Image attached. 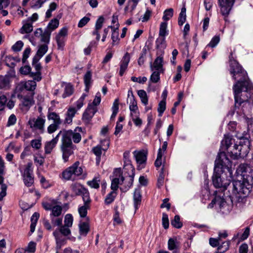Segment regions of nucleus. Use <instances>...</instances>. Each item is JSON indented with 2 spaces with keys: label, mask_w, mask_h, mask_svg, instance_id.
I'll return each mask as SVG.
<instances>
[{
  "label": "nucleus",
  "mask_w": 253,
  "mask_h": 253,
  "mask_svg": "<svg viewBox=\"0 0 253 253\" xmlns=\"http://www.w3.org/2000/svg\"><path fill=\"white\" fill-rule=\"evenodd\" d=\"M239 142L238 144V158H244L247 156L250 150V141L247 136H241L239 137Z\"/></svg>",
  "instance_id": "obj_7"
},
{
  "label": "nucleus",
  "mask_w": 253,
  "mask_h": 253,
  "mask_svg": "<svg viewBox=\"0 0 253 253\" xmlns=\"http://www.w3.org/2000/svg\"><path fill=\"white\" fill-rule=\"evenodd\" d=\"M186 8L183 7L181 8V12L178 17V25L182 26L185 22L186 19Z\"/></svg>",
  "instance_id": "obj_39"
},
{
  "label": "nucleus",
  "mask_w": 253,
  "mask_h": 253,
  "mask_svg": "<svg viewBox=\"0 0 253 253\" xmlns=\"http://www.w3.org/2000/svg\"><path fill=\"white\" fill-rule=\"evenodd\" d=\"M34 92H29L26 94H17V97L20 101V106L22 110L28 111L34 104Z\"/></svg>",
  "instance_id": "obj_5"
},
{
  "label": "nucleus",
  "mask_w": 253,
  "mask_h": 253,
  "mask_svg": "<svg viewBox=\"0 0 253 253\" xmlns=\"http://www.w3.org/2000/svg\"><path fill=\"white\" fill-rule=\"evenodd\" d=\"M45 120L41 117L30 119L28 121V124L30 127L34 130H38L40 133H43L44 131V124Z\"/></svg>",
  "instance_id": "obj_8"
},
{
  "label": "nucleus",
  "mask_w": 253,
  "mask_h": 253,
  "mask_svg": "<svg viewBox=\"0 0 253 253\" xmlns=\"http://www.w3.org/2000/svg\"><path fill=\"white\" fill-rule=\"evenodd\" d=\"M55 204H57V202L54 200L42 203V206L46 211H51Z\"/></svg>",
  "instance_id": "obj_38"
},
{
  "label": "nucleus",
  "mask_w": 253,
  "mask_h": 253,
  "mask_svg": "<svg viewBox=\"0 0 253 253\" xmlns=\"http://www.w3.org/2000/svg\"><path fill=\"white\" fill-rule=\"evenodd\" d=\"M79 165V162H76L71 167L67 168L62 173L63 177L66 180H69L73 174L77 176L81 175L83 171Z\"/></svg>",
  "instance_id": "obj_6"
},
{
  "label": "nucleus",
  "mask_w": 253,
  "mask_h": 253,
  "mask_svg": "<svg viewBox=\"0 0 253 253\" xmlns=\"http://www.w3.org/2000/svg\"><path fill=\"white\" fill-rule=\"evenodd\" d=\"M73 217L71 214H67L64 218V225L68 227H72L73 225Z\"/></svg>",
  "instance_id": "obj_58"
},
{
  "label": "nucleus",
  "mask_w": 253,
  "mask_h": 253,
  "mask_svg": "<svg viewBox=\"0 0 253 253\" xmlns=\"http://www.w3.org/2000/svg\"><path fill=\"white\" fill-rule=\"evenodd\" d=\"M71 187L72 191L76 195H81L86 189L83 185L78 183L72 184Z\"/></svg>",
  "instance_id": "obj_23"
},
{
  "label": "nucleus",
  "mask_w": 253,
  "mask_h": 253,
  "mask_svg": "<svg viewBox=\"0 0 253 253\" xmlns=\"http://www.w3.org/2000/svg\"><path fill=\"white\" fill-rule=\"evenodd\" d=\"M52 224L54 226H61L62 223V217L60 216L50 217Z\"/></svg>",
  "instance_id": "obj_53"
},
{
  "label": "nucleus",
  "mask_w": 253,
  "mask_h": 253,
  "mask_svg": "<svg viewBox=\"0 0 253 253\" xmlns=\"http://www.w3.org/2000/svg\"><path fill=\"white\" fill-rule=\"evenodd\" d=\"M235 0H218V4L220 7L222 14L227 16L234 3Z\"/></svg>",
  "instance_id": "obj_10"
},
{
  "label": "nucleus",
  "mask_w": 253,
  "mask_h": 253,
  "mask_svg": "<svg viewBox=\"0 0 253 253\" xmlns=\"http://www.w3.org/2000/svg\"><path fill=\"white\" fill-rule=\"evenodd\" d=\"M55 39L58 48L59 49L63 48L65 45V38L56 35Z\"/></svg>",
  "instance_id": "obj_59"
},
{
  "label": "nucleus",
  "mask_w": 253,
  "mask_h": 253,
  "mask_svg": "<svg viewBox=\"0 0 253 253\" xmlns=\"http://www.w3.org/2000/svg\"><path fill=\"white\" fill-rule=\"evenodd\" d=\"M74 146H64L61 145L60 148L62 152V158L65 162L68 161L69 157L73 153Z\"/></svg>",
  "instance_id": "obj_17"
},
{
  "label": "nucleus",
  "mask_w": 253,
  "mask_h": 253,
  "mask_svg": "<svg viewBox=\"0 0 253 253\" xmlns=\"http://www.w3.org/2000/svg\"><path fill=\"white\" fill-rule=\"evenodd\" d=\"M130 115L132 118V120L135 126H139L142 125V120L138 117L139 114L131 113Z\"/></svg>",
  "instance_id": "obj_57"
},
{
  "label": "nucleus",
  "mask_w": 253,
  "mask_h": 253,
  "mask_svg": "<svg viewBox=\"0 0 253 253\" xmlns=\"http://www.w3.org/2000/svg\"><path fill=\"white\" fill-rule=\"evenodd\" d=\"M232 139L229 136L224 135V139L221 141V145H225L226 148L228 149L232 144Z\"/></svg>",
  "instance_id": "obj_62"
},
{
  "label": "nucleus",
  "mask_w": 253,
  "mask_h": 253,
  "mask_svg": "<svg viewBox=\"0 0 253 253\" xmlns=\"http://www.w3.org/2000/svg\"><path fill=\"white\" fill-rule=\"evenodd\" d=\"M167 23L166 22H162L160 25L159 36L165 37L167 34Z\"/></svg>",
  "instance_id": "obj_56"
},
{
  "label": "nucleus",
  "mask_w": 253,
  "mask_h": 253,
  "mask_svg": "<svg viewBox=\"0 0 253 253\" xmlns=\"http://www.w3.org/2000/svg\"><path fill=\"white\" fill-rule=\"evenodd\" d=\"M101 144L106 143V146L105 147H101V146L97 145L95 147H94L92 149V151L94 154V155L96 156V164L97 165H98L100 163V158H101V156L102 155V150L104 151H106L109 148V141L106 139L101 140Z\"/></svg>",
  "instance_id": "obj_11"
},
{
  "label": "nucleus",
  "mask_w": 253,
  "mask_h": 253,
  "mask_svg": "<svg viewBox=\"0 0 253 253\" xmlns=\"http://www.w3.org/2000/svg\"><path fill=\"white\" fill-rule=\"evenodd\" d=\"M51 32L48 30L45 29L43 32L40 33V35L41 36V41L45 43L46 44H48L50 41Z\"/></svg>",
  "instance_id": "obj_29"
},
{
  "label": "nucleus",
  "mask_w": 253,
  "mask_h": 253,
  "mask_svg": "<svg viewBox=\"0 0 253 253\" xmlns=\"http://www.w3.org/2000/svg\"><path fill=\"white\" fill-rule=\"evenodd\" d=\"M39 58L37 56H34L33 58L32 65L35 68L37 72H40L42 66L40 63H39Z\"/></svg>",
  "instance_id": "obj_60"
},
{
  "label": "nucleus",
  "mask_w": 253,
  "mask_h": 253,
  "mask_svg": "<svg viewBox=\"0 0 253 253\" xmlns=\"http://www.w3.org/2000/svg\"><path fill=\"white\" fill-rule=\"evenodd\" d=\"M32 23L30 22L24 24L20 29V32L21 34L30 33L33 31Z\"/></svg>",
  "instance_id": "obj_35"
},
{
  "label": "nucleus",
  "mask_w": 253,
  "mask_h": 253,
  "mask_svg": "<svg viewBox=\"0 0 253 253\" xmlns=\"http://www.w3.org/2000/svg\"><path fill=\"white\" fill-rule=\"evenodd\" d=\"M134 156L137 163L140 166L144 164L147 159V154L144 151H136L133 152Z\"/></svg>",
  "instance_id": "obj_19"
},
{
  "label": "nucleus",
  "mask_w": 253,
  "mask_h": 253,
  "mask_svg": "<svg viewBox=\"0 0 253 253\" xmlns=\"http://www.w3.org/2000/svg\"><path fill=\"white\" fill-rule=\"evenodd\" d=\"M13 61L19 62L20 59L19 58L13 57L11 56H7L5 58L6 65L12 68L14 67L15 65V63L12 62Z\"/></svg>",
  "instance_id": "obj_46"
},
{
  "label": "nucleus",
  "mask_w": 253,
  "mask_h": 253,
  "mask_svg": "<svg viewBox=\"0 0 253 253\" xmlns=\"http://www.w3.org/2000/svg\"><path fill=\"white\" fill-rule=\"evenodd\" d=\"M99 177H95L92 180L87 181V184L92 188L98 189L99 187Z\"/></svg>",
  "instance_id": "obj_43"
},
{
  "label": "nucleus",
  "mask_w": 253,
  "mask_h": 253,
  "mask_svg": "<svg viewBox=\"0 0 253 253\" xmlns=\"http://www.w3.org/2000/svg\"><path fill=\"white\" fill-rule=\"evenodd\" d=\"M137 94L141 99V102L144 105H147L148 103V98L146 91L142 89L139 90L138 91Z\"/></svg>",
  "instance_id": "obj_36"
},
{
  "label": "nucleus",
  "mask_w": 253,
  "mask_h": 253,
  "mask_svg": "<svg viewBox=\"0 0 253 253\" xmlns=\"http://www.w3.org/2000/svg\"><path fill=\"white\" fill-rule=\"evenodd\" d=\"M90 206L83 205L80 206L78 208V212L80 216L82 218L86 217L87 212V210L90 209Z\"/></svg>",
  "instance_id": "obj_40"
},
{
  "label": "nucleus",
  "mask_w": 253,
  "mask_h": 253,
  "mask_svg": "<svg viewBox=\"0 0 253 253\" xmlns=\"http://www.w3.org/2000/svg\"><path fill=\"white\" fill-rule=\"evenodd\" d=\"M158 48L164 49L166 47V39L164 36H159L156 41Z\"/></svg>",
  "instance_id": "obj_41"
},
{
  "label": "nucleus",
  "mask_w": 253,
  "mask_h": 253,
  "mask_svg": "<svg viewBox=\"0 0 253 253\" xmlns=\"http://www.w3.org/2000/svg\"><path fill=\"white\" fill-rule=\"evenodd\" d=\"M45 2V0H33L31 2V7L34 9H39Z\"/></svg>",
  "instance_id": "obj_55"
},
{
  "label": "nucleus",
  "mask_w": 253,
  "mask_h": 253,
  "mask_svg": "<svg viewBox=\"0 0 253 253\" xmlns=\"http://www.w3.org/2000/svg\"><path fill=\"white\" fill-rule=\"evenodd\" d=\"M229 246V242L226 241L223 242L221 245L219 246L217 248V252L219 253H223L226 251L228 248Z\"/></svg>",
  "instance_id": "obj_61"
},
{
  "label": "nucleus",
  "mask_w": 253,
  "mask_h": 253,
  "mask_svg": "<svg viewBox=\"0 0 253 253\" xmlns=\"http://www.w3.org/2000/svg\"><path fill=\"white\" fill-rule=\"evenodd\" d=\"M53 234L55 238L56 242L65 244L66 242V239L63 237V235L60 234L58 230H55Z\"/></svg>",
  "instance_id": "obj_42"
},
{
  "label": "nucleus",
  "mask_w": 253,
  "mask_h": 253,
  "mask_svg": "<svg viewBox=\"0 0 253 253\" xmlns=\"http://www.w3.org/2000/svg\"><path fill=\"white\" fill-rule=\"evenodd\" d=\"M134 206L135 210L138 208V206L140 205L141 202V195L139 190L136 189L133 194Z\"/></svg>",
  "instance_id": "obj_25"
},
{
  "label": "nucleus",
  "mask_w": 253,
  "mask_h": 253,
  "mask_svg": "<svg viewBox=\"0 0 253 253\" xmlns=\"http://www.w3.org/2000/svg\"><path fill=\"white\" fill-rule=\"evenodd\" d=\"M97 111L96 107L93 106L92 104H88L87 109L83 115L82 119L83 121L86 124H88Z\"/></svg>",
  "instance_id": "obj_12"
},
{
  "label": "nucleus",
  "mask_w": 253,
  "mask_h": 253,
  "mask_svg": "<svg viewBox=\"0 0 253 253\" xmlns=\"http://www.w3.org/2000/svg\"><path fill=\"white\" fill-rule=\"evenodd\" d=\"M36 250V243L34 242L29 243L28 247L25 250L23 253H34Z\"/></svg>",
  "instance_id": "obj_63"
},
{
  "label": "nucleus",
  "mask_w": 253,
  "mask_h": 253,
  "mask_svg": "<svg viewBox=\"0 0 253 253\" xmlns=\"http://www.w3.org/2000/svg\"><path fill=\"white\" fill-rule=\"evenodd\" d=\"M24 84L25 89L31 92H34V91L36 89L37 84L35 81L32 80H29L26 82H24Z\"/></svg>",
  "instance_id": "obj_34"
},
{
  "label": "nucleus",
  "mask_w": 253,
  "mask_h": 253,
  "mask_svg": "<svg viewBox=\"0 0 253 253\" xmlns=\"http://www.w3.org/2000/svg\"><path fill=\"white\" fill-rule=\"evenodd\" d=\"M126 168H128V170L130 172H127V175L125 177L122 175L120 176L121 182L123 186L120 187V190L126 192L131 187L132 185L134 176V168L131 164L126 165Z\"/></svg>",
  "instance_id": "obj_4"
},
{
  "label": "nucleus",
  "mask_w": 253,
  "mask_h": 253,
  "mask_svg": "<svg viewBox=\"0 0 253 253\" xmlns=\"http://www.w3.org/2000/svg\"><path fill=\"white\" fill-rule=\"evenodd\" d=\"M91 72L88 71L84 76V80L85 85V90L88 92L91 83Z\"/></svg>",
  "instance_id": "obj_27"
},
{
  "label": "nucleus",
  "mask_w": 253,
  "mask_h": 253,
  "mask_svg": "<svg viewBox=\"0 0 253 253\" xmlns=\"http://www.w3.org/2000/svg\"><path fill=\"white\" fill-rule=\"evenodd\" d=\"M57 7V5L55 2H51L49 5V9L46 12V13H45L46 18H50L52 15V14H51L52 12L53 11L55 10L56 9Z\"/></svg>",
  "instance_id": "obj_51"
},
{
  "label": "nucleus",
  "mask_w": 253,
  "mask_h": 253,
  "mask_svg": "<svg viewBox=\"0 0 253 253\" xmlns=\"http://www.w3.org/2000/svg\"><path fill=\"white\" fill-rule=\"evenodd\" d=\"M122 185V183L121 182V179L120 178H115L112 180L111 188L112 189V191H116L117 192V189H118V185Z\"/></svg>",
  "instance_id": "obj_48"
},
{
  "label": "nucleus",
  "mask_w": 253,
  "mask_h": 253,
  "mask_svg": "<svg viewBox=\"0 0 253 253\" xmlns=\"http://www.w3.org/2000/svg\"><path fill=\"white\" fill-rule=\"evenodd\" d=\"M61 131H60L58 133V134L51 140L46 142L45 143L44 146V150L45 154H50L51 153L53 148L56 145L58 141L59 135L61 134Z\"/></svg>",
  "instance_id": "obj_15"
},
{
  "label": "nucleus",
  "mask_w": 253,
  "mask_h": 253,
  "mask_svg": "<svg viewBox=\"0 0 253 253\" xmlns=\"http://www.w3.org/2000/svg\"><path fill=\"white\" fill-rule=\"evenodd\" d=\"M238 103L240 105L245 103L249 106L248 100L250 97L249 91L253 89V85L251 83L247 73L241 66L238 64Z\"/></svg>",
  "instance_id": "obj_3"
},
{
  "label": "nucleus",
  "mask_w": 253,
  "mask_h": 253,
  "mask_svg": "<svg viewBox=\"0 0 253 253\" xmlns=\"http://www.w3.org/2000/svg\"><path fill=\"white\" fill-rule=\"evenodd\" d=\"M212 181L215 188H222L223 190L226 189L230 182L232 181V193L237 195V183L233 180L231 162L223 152L218 153L215 161Z\"/></svg>",
  "instance_id": "obj_1"
},
{
  "label": "nucleus",
  "mask_w": 253,
  "mask_h": 253,
  "mask_svg": "<svg viewBox=\"0 0 253 253\" xmlns=\"http://www.w3.org/2000/svg\"><path fill=\"white\" fill-rule=\"evenodd\" d=\"M71 139L75 143H78L80 142L82 136L80 132L82 131V128L81 127H77L74 130H68Z\"/></svg>",
  "instance_id": "obj_14"
},
{
  "label": "nucleus",
  "mask_w": 253,
  "mask_h": 253,
  "mask_svg": "<svg viewBox=\"0 0 253 253\" xmlns=\"http://www.w3.org/2000/svg\"><path fill=\"white\" fill-rule=\"evenodd\" d=\"M74 91L73 86L70 84H67L65 88L64 93L63 94V97L65 98L72 94Z\"/></svg>",
  "instance_id": "obj_49"
},
{
  "label": "nucleus",
  "mask_w": 253,
  "mask_h": 253,
  "mask_svg": "<svg viewBox=\"0 0 253 253\" xmlns=\"http://www.w3.org/2000/svg\"><path fill=\"white\" fill-rule=\"evenodd\" d=\"M130 57L129 54L128 52H126L124 56L120 63V70L119 72V75L120 76H122L125 71L126 70L130 61Z\"/></svg>",
  "instance_id": "obj_16"
},
{
  "label": "nucleus",
  "mask_w": 253,
  "mask_h": 253,
  "mask_svg": "<svg viewBox=\"0 0 253 253\" xmlns=\"http://www.w3.org/2000/svg\"><path fill=\"white\" fill-rule=\"evenodd\" d=\"M173 15V10L172 8L166 9L164 12L163 19L165 21L169 20Z\"/></svg>",
  "instance_id": "obj_50"
},
{
  "label": "nucleus",
  "mask_w": 253,
  "mask_h": 253,
  "mask_svg": "<svg viewBox=\"0 0 253 253\" xmlns=\"http://www.w3.org/2000/svg\"><path fill=\"white\" fill-rule=\"evenodd\" d=\"M79 229L81 235L86 236L89 230L88 223L86 222H81L79 224Z\"/></svg>",
  "instance_id": "obj_30"
},
{
  "label": "nucleus",
  "mask_w": 253,
  "mask_h": 253,
  "mask_svg": "<svg viewBox=\"0 0 253 253\" xmlns=\"http://www.w3.org/2000/svg\"><path fill=\"white\" fill-rule=\"evenodd\" d=\"M76 110L74 108H69L65 114V117L64 120L65 124H71L73 121V118L74 117Z\"/></svg>",
  "instance_id": "obj_20"
},
{
  "label": "nucleus",
  "mask_w": 253,
  "mask_h": 253,
  "mask_svg": "<svg viewBox=\"0 0 253 253\" xmlns=\"http://www.w3.org/2000/svg\"><path fill=\"white\" fill-rule=\"evenodd\" d=\"M236 49H234L233 51H231L230 55L229 56V64L230 66V72L231 75H233V77L235 79V70L237 67V62L236 60Z\"/></svg>",
  "instance_id": "obj_13"
},
{
  "label": "nucleus",
  "mask_w": 253,
  "mask_h": 253,
  "mask_svg": "<svg viewBox=\"0 0 253 253\" xmlns=\"http://www.w3.org/2000/svg\"><path fill=\"white\" fill-rule=\"evenodd\" d=\"M161 71H155L152 74L150 81L153 83H157L160 80V73Z\"/></svg>",
  "instance_id": "obj_54"
},
{
  "label": "nucleus",
  "mask_w": 253,
  "mask_h": 253,
  "mask_svg": "<svg viewBox=\"0 0 253 253\" xmlns=\"http://www.w3.org/2000/svg\"><path fill=\"white\" fill-rule=\"evenodd\" d=\"M32 165L31 163H28L26 165L23 174L24 184L27 187L31 186L34 183Z\"/></svg>",
  "instance_id": "obj_9"
},
{
  "label": "nucleus",
  "mask_w": 253,
  "mask_h": 253,
  "mask_svg": "<svg viewBox=\"0 0 253 253\" xmlns=\"http://www.w3.org/2000/svg\"><path fill=\"white\" fill-rule=\"evenodd\" d=\"M238 171L241 172V179L238 180L239 189L238 194L246 197L250 192L253 184V163L250 162L241 163L238 167Z\"/></svg>",
  "instance_id": "obj_2"
},
{
  "label": "nucleus",
  "mask_w": 253,
  "mask_h": 253,
  "mask_svg": "<svg viewBox=\"0 0 253 253\" xmlns=\"http://www.w3.org/2000/svg\"><path fill=\"white\" fill-rule=\"evenodd\" d=\"M171 224L176 228H180L182 226V223L180 221V216L178 215H175L174 219L171 220Z\"/></svg>",
  "instance_id": "obj_45"
},
{
  "label": "nucleus",
  "mask_w": 253,
  "mask_h": 253,
  "mask_svg": "<svg viewBox=\"0 0 253 253\" xmlns=\"http://www.w3.org/2000/svg\"><path fill=\"white\" fill-rule=\"evenodd\" d=\"M130 104H129V110L131 111V113L133 114H139L138 111V107L137 106V102L134 99V95L130 97Z\"/></svg>",
  "instance_id": "obj_28"
},
{
  "label": "nucleus",
  "mask_w": 253,
  "mask_h": 253,
  "mask_svg": "<svg viewBox=\"0 0 253 253\" xmlns=\"http://www.w3.org/2000/svg\"><path fill=\"white\" fill-rule=\"evenodd\" d=\"M48 45L46 44L40 45L35 56L40 59L46 53L48 50Z\"/></svg>",
  "instance_id": "obj_32"
},
{
  "label": "nucleus",
  "mask_w": 253,
  "mask_h": 253,
  "mask_svg": "<svg viewBox=\"0 0 253 253\" xmlns=\"http://www.w3.org/2000/svg\"><path fill=\"white\" fill-rule=\"evenodd\" d=\"M62 209L63 208L61 206L55 204L51 210L50 216H60L62 213Z\"/></svg>",
  "instance_id": "obj_33"
},
{
  "label": "nucleus",
  "mask_w": 253,
  "mask_h": 253,
  "mask_svg": "<svg viewBox=\"0 0 253 253\" xmlns=\"http://www.w3.org/2000/svg\"><path fill=\"white\" fill-rule=\"evenodd\" d=\"M10 80L8 76L0 77V89H2L10 87Z\"/></svg>",
  "instance_id": "obj_26"
},
{
  "label": "nucleus",
  "mask_w": 253,
  "mask_h": 253,
  "mask_svg": "<svg viewBox=\"0 0 253 253\" xmlns=\"http://www.w3.org/2000/svg\"><path fill=\"white\" fill-rule=\"evenodd\" d=\"M117 195V192L116 191H111L107 196L105 199L104 202L106 205H110L115 200Z\"/></svg>",
  "instance_id": "obj_37"
},
{
  "label": "nucleus",
  "mask_w": 253,
  "mask_h": 253,
  "mask_svg": "<svg viewBox=\"0 0 253 253\" xmlns=\"http://www.w3.org/2000/svg\"><path fill=\"white\" fill-rule=\"evenodd\" d=\"M47 118L48 121H52V124L60 125L62 121L59 115L55 112L48 111Z\"/></svg>",
  "instance_id": "obj_21"
},
{
  "label": "nucleus",
  "mask_w": 253,
  "mask_h": 253,
  "mask_svg": "<svg viewBox=\"0 0 253 253\" xmlns=\"http://www.w3.org/2000/svg\"><path fill=\"white\" fill-rule=\"evenodd\" d=\"M69 228L70 227L65 225H61L59 229L56 230H58L60 234L63 236H67L71 234V230Z\"/></svg>",
  "instance_id": "obj_47"
},
{
  "label": "nucleus",
  "mask_w": 253,
  "mask_h": 253,
  "mask_svg": "<svg viewBox=\"0 0 253 253\" xmlns=\"http://www.w3.org/2000/svg\"><path fill=\"white\" fill-rule=\"evenodd\" d=\"M81 195L82 196L83 200L84 201V205L90 206L91 199L88 190L86 189Z\"/></svg>",
  "instance_id": "obj_44"
},
{
  "label": "nucleus",
  "mask_w": 253,
  "mask_h": 253,
  "mask_svg": "<svg viewBox=\"0 0 253 253\" xmlns=\"http://www.w3.org/2000/svg\"><path fill=\"white\" fill-rule=\"evenodd\" d=\"M104 22V18L103 16H100L99 17V18L97 19V20L96 21L95 25V28L96 29V30H100L103 25V23Z\"/></svg>",
  "instance_id": "obj_64"
},
{
  "label": "nucleus",
  "mask_w": 253,
  "mask_h": 253,
  "mask_svg": "<svg viewBox=\"0 0 253 253\" xmlns=\"http://www.w3.org/2000/svg\"><path fill=\"white\" fill-rule=\"evenodd\" d=\"M64 146H74L73 144L71 137L68 130L66 131L62 135L61 139V145Z\"/></svg>",
  "instance_id": "obj_24"
},
{
  "label": "nucleus",
  "mask_w": 253,
  "mask_h": 253,
  "mask_svg": "<svg viewBox=\"0 0 253 253\" xmlns=\"http://www.w3.org/2000/svg\"><path fill=\"white\" fill-rule=\"evenodd\" d=\"M166 109V102L165 100H162L160 102L158 107V112L159 116H162L163 113Z\"/></svg>",
  "instance_id": "obj_52"
},
{
  "label": "nucleus",
  "mask_w": 253,
  "mask_h": 253,
  "mask_svg": "<svg viewBox=\"0 0 253 253\" xmlns=\"http://www.w3.org/2000/svg\"><path fill=\"white\" fill-rule=\"evenodd\" d=\"M168 249L172 253H179L180 246L176 239L170 238L168 243Z\"/></svg>",
  "instance_id": "obj_18"
},
{
  "label": "nucleus",
  "mask_w": 253,
  "mask_h": 253,
  "mask_svg": "<svg viewBox=\"0 0 253 253\" xmlns=\"http://www.w3.org/2000/svg\"><path fill=\"white\" fill-rule=\"evenodd\" d=\"M163 57L159 56L155 60L153 65L151 66L152 71L155 69L156 71H162L163 70Z\"/></svg>",
  "instance_id": "obj_22"
},
{
  "label": "nucleus",
  "mask_w": 253,
  "mask_h": 253,
  "mask_svg": "<svg viewBox=\"0 0 253 253\" xmlns=\"http://www.w3.org/2000/svg\"><path fill=\"white\" fill-rule=\"evenodd\" d=\"M59 24V20L56 18H54L49 22L45 29L48 30L51 33L52 31L55 30L58 27Z\"/></svg>",
  "instance_id": "obj_31"
}]
</instances>
